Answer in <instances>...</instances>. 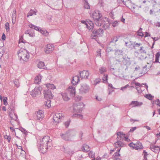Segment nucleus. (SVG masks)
I'll return each instance as SVG.
<instances>
[{"label":"nucleus","mask_w":160,"mask_h":160,"mask_svg":"<svg viewBox=\"0 0 160 160\" xmlns=\"http://www.w3.org/2000/svg\"><path fill=\"white\" fill-rule=\"evenodd\" d=\"M52 140L49 136L44 137L38 144L39 151L42 153L46 152L48 149L52 146Z\"/></svg>","instance_id":"nucleus-1"},{"label":"nucleus","mask_w":160,"mask_h":160,"mask_svg":"<svg viewBox=\"0 0 160 160\" xmlns=\"http://www.w3.org/2000/svg\"><path fill=\"white\" fill-rule=\"evenodd\" d=\"M18 55L20 60H22L23 62H27L29 57V54L27 50L23 48H21L18 52Z\"/></svg>","instance_id":"nucleus-2"},{"label":"nucleus","mask_w":160,"mask_h":160,"mask_svg":"<svg viewBox=\"0 0 160 160\" xmlns=\"http://www.w3.org/2000/svg\"><path fill=\"white\" fill-rule=\"evenodd\" d=\"M75 135L74 132L72 130H69L64 134H61V138L65 141H71L73 137Z\"/></svg>","instance_id":"nucleus-3"},{"label":"nucleus","mask_w":160,"mask_h":160,"mask_svg":"<svg viewBox=\"0 0 160 160\" xmlns=\"http://www.w3.org/2000/svg\"><path fill=\"white\" fill-rule=\"evenodd\" d=\"M103 30L101 28H99L98 30L94 29L93 30L91 38L92 39H94V38L97 36L101 37L103 35Z\"/></svg>","instance_id":"nucleus-4"},{"label":"nucleus","mask_w":160,"mask_h":160,"mask_svg":"<svg viewBox=\"0 0 160 160\" xmlns=\"http://www.w3.org/2000/svg\"><path fill=\"white\" fill-rule=\"evenodd\" d=\"M89 86L87 84L82 83L79 88L80 93L81 94L86 93L89 91Z\"/></svg>","instance_id":"nucleus-5"},{"label":"nucleus","mask_w":160,"mask_h":160,"mask_svg":"<svg viewBox=\"0 0 160 160\" xmlns=\"http://www.w3.org/2000/svg\"><path fill=\"white\" fill-rule=\"evenodd\" d=\"M107 20H108V18L102 16L98 19L94 20V22L96 25L100 26L103 24Z\"/></svg>","instance_id":"nucleus-6"},{"label":"nucleus","mask_w":160,"mask_h":160,"mask_svg":"<svg viewBox=\"0 0 160 160\" xmlns=\"http://www.w3.org/2000/svg\"><path fill=\"white\" fill-rule=\"evenodd\" d=\"M43 94L44 97L46 99H52L53 97L51 89H48L44 90Z\"/></svg>","instance_id":"nucleus-7"},{"label":"nucleus","mask_w":160,"mask_h":160,"mask_svg":"<svg viewBox=\"0 0 160 160\" xmlns=\"http://www.w3.org/2000/svg\"><path fill=\"white\" fill-rule=\"evenodd\" d=\"M63 117L62 113H56L53 116V120L56 123H58L61 121V119Z\"/></svg>","instance_id":"nucleus-8"},{"label":"nucleus","mask_w":160,"mask_h":160,"mask_svg":"<svg viewBox=\"0 0 160 160\" xmlns=\"http://www.w3.org/2000/svg\"><path fill=\"white\" fill-rule=\"evenodd\" d=\"M91 17L93 18L94 21L98 18L102 16L100 11L98 10H95L91 15Z\"/></svg>","instance_id":"nucleus-9"},{"label":"nucleus","mask_w":160,"mask_h":160,"mask_svg":"<svg viewBox=\"0 0 160 160\" xmlns=\"http://www.w3.org/2000/svg\"><path fill=\"white\" fill-rule=\"evenodd\" d=\"M54 48V47L53 44H48L46 47L44 49V52L47 54H48L52 51Z\"/></svg>","instance_id":"nucleus-10"},{"label":"nucleus","mask_w":160,"mask_h":160,"mask_svg":"<svg viewBox=\"0 0 160 160\" xmlns=\"http://www.w3.org/2000/svg\"><path fill=\"white\" fill-rule=\"evenodd\" d=\"M42 90V88L40 87H36L34 89L32 90L31 95L32 97H35L39 94V92Z\"/></svg>","instance_id":"nucleus-11"},{"label":"nucleus","mask_w":160,"mask_h":160,"mask_svg":"<svg viewBox=\"0 0 160 160\" xmlns=\"http://www.w3.org/2000/svg\"><path fill=\"white\" fill-rule=\"evenodd\" d=\"M68 91L70 92V96L72 97L75 96L76 94V90L75 87L73 86H70L68 88Z\"/></svg>","instance_id":"nucleus-12"},{"label":"nucleus","mask_w":160,"mask_h":160,"mask_svg":"<svg viewBox=\"0 0 160 160\" xmlns=\"http://www.w3.org/2000/svg\"><path fill=\"white\" fill-rule=\"evenodd\" d=\"M80 76L82 78H88L89 75V72L88 71L84 70L82 72H80Z\"/></svg>","instance_id":"nucleus-13"},{"label":"nucleus","mask_w":160,"mask_h":160,"mask_svg":"<svg viewBox=\"0 0 160 160\" xmlns=\"http://www.w3.org/2000/svg\"><path fill=\"white\" fill-rule=\"evenodd\" d=\"M79 81V78L78 76H74L72 80V83L73 85H76Z\"/></svg>","instance_id":"nucleus-14"},{"label":"nucleus","mask_w":160,"mask_h":160,"mask_svg":"<svg viewBox=\"0 0 160 160\" xmlns=\"http://www.w3.org/2000/svg\"><path fill=\"white\" fill-rule=\"evenodd\" d=\"M143 103L142 102H139L138 101H132L131 102L130 105H132V107H140L142 105Z\"/></svg>","instance_id":"nucleus-15"},{"label":"nucleus","mask_w":160,"mask_h":160,"mask_svg":"<svg viewBox=\"0 0 160 160\" xmlns=\"http://www.w3.org/2000/svg\"><path fill=\"white\" fill-rule=\"evenodd\" d=\"M135 144L136 145H135V146L133 147V149H134L137 150H138L139 149H142L143 148L142 143L140 142H137L135 143Z\"/></svg>","instance_id":"nucleus-16"},{"label":"nucleus","mask_w":160,"mask_h":160,"mask_svg":"<svg viewBox=\"0 0 160 160\" xmlns=\"http://www.w3.org/2000/svg\"><path fill=\"white\" fill-rule=\"evenodd\" d=\"M122 62L124 65L129 66L131 64L130 58L128 57L127 58H123Z\"/></svg>","instance_id":"nucleus-17"},{"label":"nucleus","mask_w":160,"mask_h":160,"mask_svg":"<svg viewBox=\"0 0 160 160\" xmlns=\"http://www.w3.org/2000/svg\"><path fill=\"white\" fill-rule=\"evenodd\" d=\"M37 116L38 120L42 119L44 117V112L42 110H39L37 112Z\"/></svg>","instance_id":"nucleus-18"},{"label":"nucleus","mask_w":160,"mask_h":160,"mask_svg":"<svg viewBox=\"0 0 160 160\" xmlns=\"http://www.w3.org/2000/svg\"><path fill=\"white\" fill-rule=\"evenodd\" d=\"M151 150L153 152H158L160 150V148L158 146L152 145L150 147Z\"/></svg>","instance_id":"nucleus-19"},{"label":"nucleus","mask_w":160,"mask_h":160,"mask_svg":"<svg viewBox=\"0 0 160 160\" xmlns=\"http://www.w3.org/2000/svg\"><path fill=\"white\" fill-rule=\"evenodd\" d=\"M34 32V31L33 30H28L25 31V33L28 34L30 36L33 37L35 36Z\"/></svg>","instance_id":"nucleus-20"},{"label":"nucleus","mask_w":160,"mask_h":160,"mask_svg":"<svg viewBox=\"0 0 160 160\" xmlns=\"http://www.w3.org/2000/svg\"><path fill=\"white\" fill-rule=\"evenodd\" d=\"M61 95L63 99L65 101H68L69 100L70 98L68 97L67 94L66 92H62Z\"/></svg>","instance_id":"nucleus-21"},{"label":"nucleus","mask_w":160,"mask_h":160,"mask_svg":"<svg viewBox=\"0 0 160 160\" xmlns=\"http://www.w3.org/2000/svg\"><path fill=\"white\" fill-rule=\"evenodd\" d=\"M37 12V11L36 10H35V11H34L33 10L31 9L27 14V17H28L29 16H32L33 14L36 15Z\"/></svg>","instance_id":"nucleus-22"},{"label":"nucleus","mask_w":160,"mask_h":160,"mask_svg":"<svg viewBox=\"0 0 160 160\" xmlns=\"http://www.w3.org/2000/svg\"><path fill=\"white\" fill-rule=\"evenodd\" d=\"M82 151L84 152H87L90 150L89 147L86 144H84L82 146Z\"/></svg>","instance_id":"nucleus-23"},{"label":"nucleus","mask_w":160,"mask_h":160,"mask_svg":"<svg viewBox=\"0 0 160 160\" xmlns=\"http://www.w3.org/2000/svg\"><path fill=\"white\" fill-rule=\"evenodd\" d=\"M80 106V105H77L76 107L75 106L73 108L74 111L77 112H80L82 111V108L79 107Z\"/></svg>","instance_id":"nucleus-24"},{"label":"nucleus","mask_w":160,"mask_h":160,"mask_svg":"<svg viewBox=\"0 0 160 160\" xmlns=\"http://www.w3.org/2000/svg\"><path fill=\"white\" fill-rule=\"evenodd\" d=\"M37 66L39 68L44 69L46 68L44 62H39L37 65Z\"/></svg>","instance_id":"nucleus-25"},{"label":"nucleus","mask_w":160,"mask_h":160,"mask_svg":"<svg viewBox=\"0 0 160 160\" xmlns=\"http://www.w3.org/2000/svg\"><path fill=\"white\" fill-rule=\"evenodd\" d=\"M41 78L40 76H37L35 78L34 83L35 84H39L41 82Z\"/></svg>","instance_id":"nucleus-26"},{"label":"nucleus","mask_w":160,"mask_h":160,"mask_svg":"<svg viewBox=\"0 0 160 160\" xmlns=\"http://www.w3.org/2000/svg\"><path fill=\"white\" fill-rule=\"evenodd\" d=\"M103 28L105 29H106L109 28V23L108 22V20H106V21L104 22V24H103Z\"/></svg>","instance_id":"nucleus-27"},{"label":"nucleus","mask_w":160,"mask_h":160,"mask_svg":"<svg viewBox=\"0 0 160 160\" xmlns=\"http://www.w3.org/2000/svg\"><path fill=\"white\" fill-rule=\"evenodd\" d=\"M29 26L30 28H33V29H34L35 30L37 31H40V30L41 29V28L39 27H37L32 24H30L29 25Z\"/></svg>","instance_id":"nucleus-28"},{"label":"nucleus","mask_w":160,"mask_h":160,"mask_svg":"<svg viewBox=\"0 0 160 160\" xmlns=\"http://www.w3.org/2000/svg\"><path fill=\"white\" fill-rule=\"evenodd\" d=\"M47 87L48 89L53 90L56 88L55 86L52 84H47Z\"/></svg>","instance_id":"nucleus-29"},{"label":"nucleus","mask_w":160,"mask_h":160,"mask_svg":"<svg viewBox=\"0 0 160 160\" xmlns=\"http://www.w3.org/2000/svg\"><path fill=\"white\" fill-rule=\"evenodd\" d=\"M115 55H122L123 51L122 50L117 49L115 50Z\"/></svg>","instance_id":"nucleus-30"},{"label":"nucleus","mask_w":160,"mask_h":160,"mask_svg":"<svg viewBox=\"0 0 160 160\" xmlns=\"http://www.w3.org/2000/svg\"><path fill=\"white\" fill-rule=\"evenodd\" d=\"M84 7L86 9H89L90 8L89 4L88 3L87 0H84Z\"/></svg>","instance_id":"nucleus-31"},{"label":"nucleus","mask_w":160,"mask_h":160,"mask_svg":"<svg viewBox=\"0 0 160 160\" xmlns=\"http://www.w3.org/2000/svg\"><path fill=\"white\" fill-rule=\"evenodd\" d=\"M116 143H117L118 145L121 147H123L126 146V144L123 143L122 142L119 140H118L116 143H115L114 144L115 145Z\"/></svg>","instance_id":"nucleus-32"},{"label":"nucleus","mask_w":160,"mask_h":160,"mask_svg":"<svg viewBox=\"0 0 160 160\" xmlns=\"http://www.w3.org/2000/svg\"><path fill=\"white\" fill-rule=\"evenodd\" d=\"M47 100L45 101V104L48 108H50L51 107V99H47Z\"/></svg>","instance_id":"nucleus-33"},{"label":"nucleus","mask_w":160,"mask_h":160,"mask_svg":"<svg viewBox=\"0 0 160 160\" xmlns=\"http://www.w3.org/2000/svg\"><path fill=\"white\" fill-rule=\"evenodd\" d=\"M14 115L15 116V118H13L12 116V114L11 112L9 113V116L11 118V119L12 120H16L18 119V116L15 113H14Z\"/></svg>","instance_id":"nucleus-34"},{"label":"nucleus","mask_w":160,"mask_h":160,"mask_svg":"<svg viewBox=\"0 0 160 160\" xmlns=\"http://www.w3.org/2000/svg\"><path fill=\"white\" fill-rule=\"evenodd\" d=\"M119 22H120V21H114L113 22H112L111 23V24H112V26L113 27H115L117 26L119 24Z\"/></svg>","instance_id":"nucleus-35"},{"label":"nucleus","mask_w":160,"mask_h":160,"mask_svg":"<svg viewBox=\"0 0 160 160\" xmlns=\"http://www.w3.org/2000/svg\"><path fill=\"white\" fill-rule=\"evenodd\" d=\"M142 29L140 28L137 32L138 35L140 36H141V37L144 36V34L142 32Z\"/></svg>","instance_id":"nucleus-36"},{"label":"nucleus","mask_w":160,"mask_h":160,"mask_svg":"<svg viewBox=\"0 0 160 160\" xmlns=\"http://www.w3.org/2000/svg\"><path fill=\"white\" fill-rule=\"evenodd\" d=\"M99 70L100 73L102 74L106 72V68L104 67H101Z\"/></svg>","instance_id":"nucleus-37"},{"label":"nucleus","mask_w":160,"mask_h":160,"mask_svg":"<svg viewBox=\"0 0 160 160\" xmlns=\"http://www.w3.org/2000/svg\"><path fill=\"white\" fill-rule=\"evenodd\" d=\"M5 28L6 29V31L7 32H8L10 30L9 25V23L8 22H7L5 25Z\"/></svg>","instance_id":"nucleus-38"},{"label":"nucleus","mask_w":160,"mask_h":160,"mask_svg":"<svg viewBox=\"0 0 160 160\" xmlns=\"http://www.w3.org/2000/svg\"><path fill=\"white\" fill-rule=\"evenodd\" d=\"M117 135L118 136H119L121 138H122L123 137H124V136L125 135L124 133L121 132H117Z\"/></svg>","instance_id":"nucleus-39"},{"label":"nucleus","mask_w":160,"mask_h":160,"mask_svg":"<svg viewBox=\"0 0 160 160\" xmlns=\"http://www.w3.org/2000/svg\"><path fill=\"white\" fill-rule=\"evenodd\" d=\"M87 28H88L89 30H91V31H92V30H93L94 28V24L93 23H92V25H90V26H88L87 24L86 25Z\"/></svg>","instance_id":"nucleus-40"},{"label":"nucleus","mask_w":160,"mask_h":160,"mask_svg":"<svg viewBox=\"0 0 160 160\" xmlns=\"http://www.w3.org/2000/svg\"><path fill=\"white\" fill-rule=\"evenodd\" d=\"M102 79L103 80V82L104 83H106L108 82V75L107 74H104Z\"/></svg>","instance_id":"nucleus-41"},{"label":"nucleus","mask_w":160,"mask_h":160,"mask_svg":"<svg viewBox=\"0 0 160 160\" xmlns=\"http://www.w3.org/2000/svg\"><path fill=\"white\" fill-rule=\"evenodd\" d=\"M14 83L17 87L18 88L19 87V82L18 79H16L14 81Z\"/></svg>","instance_id":"nucleus-42"},{"label":"nucleus","mask_w":160,"mask_h":160,"mask_svg":"<svg viewBox=\"0 0 160 160\" xmlns=\"http://www.w3.org/2000/svg\"><path fill=\"white\" fill-rule=\"evenodd\" d=\"M118 38L117 36H114L112 39V41L111 42H115L118 40Z\"/></svg>","instance_id":"nucleus-43"},{"label":"nucleus","mask_w":160,"mask_h":160,"mask_svg":"<svg viewBox=\"0 0 160 160\" xmlns=\"http://www.w3.org/2000/svg\"><path fill=\"white\" fill-rule=\"evenodd\" d=\"M19 130L21 131L24 134L26 135L27 134V131L23 128L21 127L19 129Z\"/></svg>","instance_id":"nucleus-44"},{"label":"nucleus","mask_w":160,"mask_h":160,"mask_svg":"<svg viewBox=\"0 0 160 160\" xmlns=\"http://www.w3.org/2000/svg\"><path fill=\"white\" fill-rule=\"evenodd\" d=\"M39 31L42 34L44 35L45 36H46L48 34L47 31L46 30L44 31L41 29Z\"/></svg>","instance_id":"nucleus-45"},{"label":"nucleus","mask_w":160,"mask_h":160,"mask_svg":"<svg viewBox=\"0 0 160 160\" xmlns=\"http://www.w3.org/2000/svg\"><path fill=\"white\" fill-rule=\"evenodd\" d=\"M94 153L92 151H90L88 153V156H89L91 158H93L94 157Z\"/></svg>","instance_id":"nucleus-46"},{"label":"nucleus","mask_w":160,"mask_h":160,"mask_svg":"<svg viewBox=\"0 0 160 160\" xmlns=\"http://www.w3.org/2000/svg\"><path fill=\"white\" fill-rule=\"evenodd\" d=\"M4 137L5 139H6L8 140V142H10L11 139V137L10 136H8L7 135H6L4 136Z\"/></svg>","instance_id":"nucleus-47"},{"label":"nucleus","mask_w":160,"mask_h":160,"mask_svg":"<svg viewBox=\"0 0 160 160\" xmlns=\"http://www.w3.org/2000/svg\"><path fill=\"white\" fill-rule=\"evenodd\" d=\"M16 16V11L15 9H13V12L12 14V19H13L14 18H15Z\"/></svg>","instance_id":"nucleus-48"},{"label":"nucleus","mask_w":160,"mask_h":160,"mask_svg":"<svg viewBox=\"0 0 160 160\" xmlns=\"http://www.w3.org/2000/svg\"><path fill=\"white\" fill-rule=\"evenodd\" d=\"M134 45H133V48L135 49H136V47H139L141 45H142V44L141 43H135V42H134Z\"/></svg>","instance_id":"nucleus-49"},{"label":"nucleus","mask_w":160,"mask_h":160,"mask_svg":"<svg viewBox=\"0 0 160 160\" xmlns=\"http://www.w3.org/2000/svg\"><path fill=\"white\" fill-rule=\"evenodd\" d=\"M3 102L4 104L5 105H8V102L7 101V98L6 97H3Z\"/></svg>","instance_id":"nucleus-50"},{"label":"nucleus","mask_w":160,"mask_h":160,"mask_svg":"<svg viewBox=\"0 0 160 160\" xmlns=\"http://www.w3.org/2000/svg\"><path fill=\"white\" fill-rule=\"evenodd\" d=\"M120 156V154L119 153L118 151H117L113 155L112 158H115V157L119 156Z\"/></svg>","instance_id":"nucleus-51"},{"label":"nucleus","mask_w":160,"mask_h":160,"mask_svg":"<svg viewBox=\"0 0 160 160\" xmlns=\"http://www.w3.org/2000/svg\"><path fill=\"white\" fill-rule=\"evenodd\" d=\"M146 97L149 100H152V98L153 97H152L150 94H148L146 95Z\"/></svg>","instance_id":"nucleus-52"},{"label":"nucleus","mask_w":160,"mask_h":160,"mask_svg":"<svg viewBox=\"0 0 160 160\" xmlns=\"http://www.w3.org/2000/svg\"><path fill=\"white\" fill-rule=\"evenodd\" d=\"M70 122V120H69L65 122L64 124L66 128H67L69 125Z\"/></svg>","instance_id":"nucleus-53"},{"label":"nucleus","mask_w":160,"mask_h":160,"mask_svg":"<svg viewBox=\"0 0 160 160\" xmlns=\"http://www.w3.org/2000/svg\"><path fill=\"white\" fill-rule=\"evenodd\" d=\"M128 86H129L128 84H127V85H125V86L122 87L121 88V90H122V91H124L126 89Z\"/></svg>","instance_id":"nucleus-54"},{"label":"nucleus","mask_w":160,"mask_h":160,"mask_svg":"<svg viewBox=\"0 0 160 160\" xmlns=\"http://www.w3.org/2000/svg\"><path fill=\"white\" fill-rule=\"evenodd\" d=\"M5 52V50L4 48H2L0 49V53L2 55H2Z\"/></svg>","instance_id":"nucleus-55"},{"label":"nucleus","mask_w":160,"mask_h":160,"mask_svg":"<svg viewBox=\"0 0 160 160\" xmlns=\"http://www.w3.org/2000/svg\"><path fill=\"white\" fill-rule=\"evenodd\" d=\"M100 82V80L99 78L96 79L94 81L95 85H96V84H98V83H99Z\"/></svg>","instance_id":"nucleus-56"},{"label":"nucleus","mask_w":160,"mask_h":160,"mask_svg":"<svg viewBox=\"0 0 160 160\" xmlns=\"http://www.w3.org/2000/svg\"><path fill=\"white\" fill-rule=\"evenodd\" d=\"M25 153H26V152H25V151L23 150H22V152H21L20 154H21V155L22 157H24L25 156Z\"/></svg>","instance_id":"nucleus-57"},{"label":"nucleus","mask_w":160,"mask_h":160,"mask_svg":"<svg viewBox=\"0 0 160 160\" xmlns=\"http://www.w3.org/2000/svg\"><path fill=\"white\" fill-rule=\"evenodd\" d=\"M157 105L160 107V102L159 99H157L155 101Z\"/></svg>","instance_id":"nucleus-58"},{"label":"nucleus","mask_w":160,"mask_h":160,"mask_svg":"<svg viewBox=\"0 0 160 160\" xmlns=\"http://www.w3.org/2000/svg\"><path fill=\"white\" fill-rule=\"evenodd\" d=\"M9 108V110H10L11 111L14 112V107L12 106H11Z\"/></svg>","instance_id":"nucleus-59"},{"label":"nucleus","mask_w":160,"mask_h":160,"mask_svg":"<svg viewBox=\"0 0 160 160\" xmlns=\"http://www.w3.org/2000/svg\"><path fill=\"white\" fill-rule=\"evenodd\" d=\"M136 144H135V143H134L133 142H132L130 143V144H128V145L130 147H132L133 148V147L134 146H133V145H136Z\"/></svg>","instance_id":"nucleus-60"},{"label":"nucleus","mask_w":160,"mask_h":160,"mask_svg":"<svg viewBox=\"0 0 160 160\" xmlns=\"http://www.w3.org/2000/svg\"><path fill=\"white\" fill-rule=\"evenodd\" d=\"M136 128V127H134L132 128L131 129H130V130L129 131V132H132L134 131Z\"/></svg>","instance_id":"nucleus-61"},{"label":"nucleus","mask_w":160,"mask_h":160,"mask_svg":"<svg viewBox=\"0 0 160 160\" xmlns=\"http://www.w3.org/2000/svg\"><path fill=\"white\" fill-rule=\"evenodd\" d=\"M2 39L3 41H4L6 39V36L4 33H3L2 37Z\"/></svg>","instance_id":"nucleus-62"},{"label":"nucleus","mask_w":160,"mask_h":160,"mask_svg":"<svg viewBox=\"0 0 160 160\" xmlns=\"http://www.w3.org/2000/svg\"><path fill=\"white\" fill-rule=\"evenodd\" d=\"M130 122H133V123L135 122H138L139 120L137 119H131L130 120Z\"/></svg>","instance_id":"nucleus-63"},{"label":"nucleus","mask_w":160,"mask_h":160,"mask_svg":"<svg viewBox=\"0 0 160 160\" xmlns=\"http://www.w3.org/2000/svg\"><path fill=\"white\" fill-rule=\"evenodd\" d=\"M160 56V54L159 53V52H158L156 54L155 56H156V58H159Z\"/></svg>","instance_id":"nucleus-64"}]
</instances>
